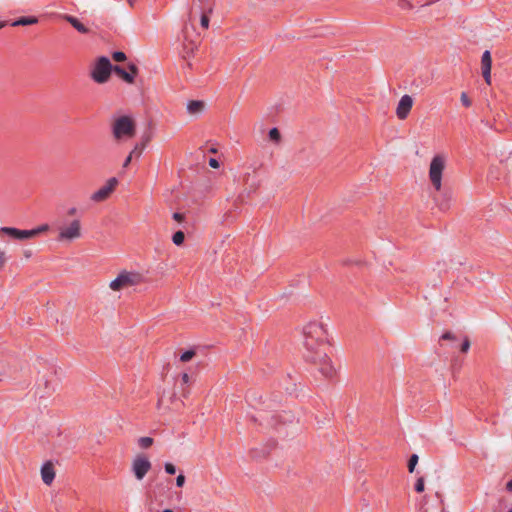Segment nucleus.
Instances as JSON below:
<instances>
[{
    "mask_svg": "<svg viewBox=\"0 0 512 512\" xmlns=\"http://www.w3.org/2000/svg\"><path fill=\"white\" fill-rule=\"evenodd\" d=\"M151 469V462L144 455H138L132 462V471L138 480H142Z\"/></svg>",
    "mask_w": 512,
    "mask_h": 512,
    "instance_id": "nucleus-9",
    "label": "nucleus"
},
{
    "mask_svg": "<svg viewBox=\"0 0 512 512\" xmlns=\"http://www.w3.org/2000/svg\"><path fill=\"white\" fill-rule=\"evenodd\" d=\"M491 67H492V58L490 51L486 50L482 54L481 57V70L482 76L485 79V82L490 85L491 84Z\"/></svg>",
    "mask_w": 512,
    "mask_h": 512,
    "instance_id": "nucleus-14",
    "label": "nucleus"
},
{
    "mask_svg": "<svg viewBox=\"0 0 512 512\" xmlns=\"http://www.w3.org/2000/svg\"><path fill=\"white\" fill-rule=\"evenodd\" d=\"M75 211H76L75 208H72V209L69 210V214L73 215L75 213Z\"/></svg>",
    "mask_w": 512,
    "mask_h": 512,
    "instance_id": "nucleus-41",
    "label": "nucleus"
},
{
    "mask_svg": "<svg viewBox=\"0 0 512 512\" xmlns=\"http://www.w3.org/2000/svg\"><path fill=\"white\" fill-rule=\"evenodd\" d=\"M469 348H470V341L467 337H465V339L461 345V351L463 353H466L469 350Z\"/></svg>",
    "mask_w": 512,
    "mask_h": 512,
    "instance_id": "nucleus-33",
    "label": "nucleus"
},
{
    "mask_svg": "<svg viewBox=\"0 0 512 512\" xmlns=\"http://www.w3.org/2000/svg\"><path fill=\"white\" fill-rule=\"evenodd\" d=\"M135 135V123L128 116H122L113 124V136L117 140L132 138Z\"/></svg>",
    "mask_w": 512,
    "mask_h": 512,
    "instance_id": "nucleus-4",
    "label": "nucleus"
},
{
    "mask_svg": "<svg viewBox=\"0 0 512 512\" xmlns=\"http://www.w3.org/2000/svg\"><path fill=\"white\" fill-rule=\"evenodd\" d=\"M65 20L69 22L78 32L80 33H88V28H86L76 17L65 15Z\"/></svg>",
    "mask_w": 512,
    "mask_h": 512,
    "instance_id": "nucleus-17",
    "label": "nucleus"
},
{
    "mask_svg": "<svg viewBox=\"0 0 512 512\" xmlns=\"http://www.w3.org/2000/svg\"><path fill=\"white\" fill-rule=\"evenodd\" d=\"M214 4V0H193L189 14V21L191 25L193 26L195 12H201V10L213 12Z\"/></svg>",
    "mask_w": 512,
    "mask_h": 512,
    "instance_id": "nucleus-10",
    "label": "nucleus"
},
{
    "mask_svg": "<svg viewBox=\"0 0 512 512\" xmlns=\"http://www.w3.org/2000/svg\"><path fill=\"white\" fill-rule=\"evenodd\" d=\"M425 489V483H424V478L423 477H420L417 479L416 481V484H415V490L418 492V493H422Z\"/></svg>",
    "mask_w": 512,
    "mask_h": 512,
    "instance_id": "nucleus-28",
    "label": "nucleus"
},
{
    "mask_svg": "<svg viewBox=\"0 0 512 512\" xmlns=\"http://www.w3.org/2000/svg\"><path fill=\"white\" fill-rule=\"evenodd\" d=\"M153 444V439L151 437H141L138 439V445L142 449H147Z\"/></svg>",
    "mask_w": 512,
    "mask_h": 512,
    "instance_id": "nucleus-21",
    "label": "nucleus"
},
{
    "mask_svg": "<svg viewBox=\"0 0 512 512\" xmlns=\"http://www.w3.org/2000/svg\"><path fill=\"white\" fill-rule=\"evenodd\" d=\"M185 484V476L183 474H180L176 478V485L178 487H182Z\"/></svg>",
    "mask_w": 512,
    "mask_h": 512,
    "instance_id": "nucleus-34",
    "label": "nucleus"
},
{
    "mask_svg": "<svg viewBox=\"0 0 512 512\" xmlns=\"http://www.w3.org/2000/svg\"><path fill=\"white\" fill-rule=\"evenodd\" d=\"M442 339L444 340H455L456 337L454 334H452L451 332H446L442 335Z\"/></svg>",
    "mask_w": 512,
    "mask_h": 512,
    "instance_id": "nucleus-35",
    "label": "nucleus"
},
{
    "mask_svg": "<svg viewBox=\"0 0 512 512\" xmlns=\"http://www.w3.org/2000/svg\"><path fill=\"white\" fill-rule=\"evenodd\" d=\"M41 477L45 484L50 485L55 478V471L52 463L48 462L41 469Z\"/></svg>",
    "mask_w": 512,
    "mask_h": 512,
    "instance_id": "nucleus-16",
    "label": "nucleus"
},
{
    "mask_svg": "<svg viewBox=\"0 0 512 512\" xmlns=\"http://www.w3.org/2000/svg\"><path fill=\"white\" fill-rule=\"evenodd\" d=\"M133 157H134V156H133V155H131V154H129V155L127 156V158L125 159V161H124V163H123V168H127V167L130 165V163H131V161H132V158H133Z\"/></svg>",
    "mask_w": 512,
    "mask_h": 512,
    "instance_id": "nucleus-37",
    "label": "nucleus"
},
{
    "mask_svg": "<svg viewBox=\"0 0 512 512\" xmlns=\"http://www.w3.org/2000/svg\"><path fill=\"white\" fill-rule=\"evenodd\" d=\"M508 512H512V509H511V510H509Z\"/></svg>",
    "mask_w": 512,
    "mask_h": 512,
    "instance_id": "nucleus-46",
    "label": "nucleus"
},
{
    "mask_svg": "<svg viewBox=\"0 0 512 512\" xmlns=\"http://www.w3.org/2000/svg\"><path fill=\"white\" fill-rule=\"evenodd\" d=\"M413 98L410 95H403L397 105L396 115L400 120H404L409 115L413 106Z\"/></svg>",
    "mask_w": 512,
    "mask_h": 512,
    "instance_id": "nucleus-11",
    "label": "nucleus"
},
{
    "mask_svg": "<svg viewBox=\"0 0 512 512\" xmlns=\"http://www.w3.org/2000/svg\"><path fill=\"white\" fill-rule=\"evenodd\" d=\"M173 219L177 222H182L184 220V215L176 212L173 214Z\"/></svg>",
    "mask_w": 512,
    "mask_h": 512,
    "instance_id": "nucleus-36",
    "label": "nucleus"
},
{
    "mask_svg": "<svg viewBox=\"0 0 512 512\" xmlns=\"http://www.w3.org/2000/svg\"><path fill=\"white\" fill-rule=\"evenodd\" d=\"M195 356V351L194 350H188L186 352H184L181 357H180V360L182 362H188L190 361L193 357Z\"/></svg>",
    "mask_w": 512,
    "mask_h": 512,
    "instance_id": "nucleus-27",
    "label": "nucleus"
},
{
    "mask_svg": "<svg viewBox=\"0 0 512 512\" xmlns=\"http://www.w3.org/2000/svg\"><path fill=\"white\" fill-rule=\"evenodd\" d=\"M81 236V222L78 219H74L67 225H62L58 228V235L56 240L61 243H69L81 238Z\"/></svg>",
    "mask_w": 512,
    "mask_h": 512,
    "instance_id": "nucleus-3",
    "label": "nucleus"
},
{
    "mask_svg": "<svg viewBox=\"0 0 512 512\" xmlns=\"http://www.w3.org/2000/svg\"><path fill=\"white\" fill-rule=\"evenodd\" d=\"M451 195L448 193H444L442 196V200L439 202L438 206L441 210H448L450 208Z\"/></svg>",
    "mask_w": 512,
    "mask_h": 512,
    "instance_id": "nucleus-20",
    "label": "nucleus"
},
{
    "mask_svg": "<svg viewBox=\"0 0 512 512\" xmlns=\"http://www.w3.org/2000/svg\"><path fill=\"white\" fill-rule=\"evenodd\" d=\"M128 68H129V71L130 72H126L122 67L120 66H115L113 68L114 72L121 78L123 79L125 82L129 83V84H132L134 83V79H135V76L138 74V68L135 64L133 63H130L128 65Z\"/></svg>",
    "mask_w": 512,
    "mask_h": 512,
    "instance_id": "nucleus-13",
    "label": "nucleus"
},
{
    "mask_svg": "<svg viewBox=\"0 0 512 512\" xmlns=\"http://www.w3.org/2000/svg\"><path fill=\"white\" fill-rule=\"evenodd\" d=\"M6 25V22H0V29Z\"/></svg>",
    "mask_w": 512,
    "mask_h": 512,
    "instance_id": "nucleus-43",
    "label": "nucleus"
},
{
    "mask_svg": "<svg viewBox=\"0 0 512 512\" xmlns=\"http://www.w3.org/2000/svg\"><path fill=\"white\" fill-rule=\"evenodd\" d=\"M118 185V180L115 177L109 178L105 185L99 188L91 195V200L94 202H103L110 197Z\"/></svg>",
    "mask_w": 512,
    "mask_h": 512,
    "instance_id": "nucleus-8",
    "label": "nucleus"
},
{
    "mask_svg": "<svg viewBox=\"0 0 512 512\" xmlns=\"http://www.w3.org/2000/svg\"><path fill=\"white\" fill-rule=\"evenodd\" d=\"M210 152H211V153H216V152H217V150H216L215 148H211V149H210Z\"/></svg>",
    "mask_w": 512,
    "mask_h": 512,
    "instance_id": "nucleus-44",
    "label": "nucleus"
},
{
    "mask_svg": "<svg viewBox=\"0 0 512 512\" xmlns=\"http://www.w3.org/2000/svg\"><path fill=\"white\" fill-rule=\"evenodd\" d=\"M446 166L444 155H436L432 158L429 166V179L433 187L439 191L442 187V174Z\"/></svg>",
    "mask_w": 512,
    "mask_h": 512,
    "instance_id": "nucleus-5",
    "label": "nucleus"
},
{
    "mask_svg": "<svg viewBox=\"0 0 512 512\" xmlns=\"http://www.w3.org/2000/svg\"><path fill=\"white\" fill-rule=\"evenodd\" d=\"M184 239H185V235L182 231H177L176 233H174V235L172 237L173 243L177 246H180L181 244H183Z\"/></svg>",
    "mask_w": 512,
    "mask_h": 512,
    "instance_id": "nucleus-23",
    "label": "nucleus"
},
{
    "mask_svg": "<svg viewBox=\"0 0 512 512\" xmlns=\"http://www.w3.org/2000/svg\"><path fill=\"white\" fill-rule=\"evenodd\" d=\"M460 100L465 107H470L472 104L471 100L465 92L461 93Z\"/></svg>",
    "mask_w": 512,
    "mask_h": 512,
    "instance_id": "nucleus-30",
    "label": "nucleus"
},
{
    "mask_svg": "<svg viewBox=\"0 0 512 512\" xmlns=\"http://www.w3.org/2000/svg\"><path fill=\"white\" fill-rule=\"evenodd\" d=\"M181 50L180 53L184 59L191 57L198 49L199 40L193 39L190 35L188 26L186 25L182 30Z\"/></svg>",
    "mask_w": 512,
    "mask_h": 512,
    "instance_id": "nucleus-7",
    "label": "nucleus"
},
{
    "mask_svg": "<svg viewBox=\"0 0 512 512\" xmlns=\"http://www.w3.org/2000/svg\"><path fill=\"white\" fill-rule=\"evenodd\" d=\"M209 165L212 167V168H218L219 167V162L217 161V159L215 158H211L209 160Z\"/></svg>",
    "mask_w": 512,
    "mask_h": 512,
    "instance_id": "nucleus-38",
    "label": "nucleus"
},
{
    "mask_svg": "<svg viewBox=\"0 0 512 512\" xmlns=\"http://www.w3.org/2000/svg\"><path fill=\"white\" fill-rule=\"evenodd\" d=\"M212 12H206L204 10H201V12H195L194 14V19L199 16L200 17V25L202 28L204 29H208L209 27V15L211 14Z\"/></svg>",
    "mask_w": 512,
    "mask_h": 512,
    "instance_id": "nucleus-18",
    "label": "nucleus"
},
{
    "mask_svg": "<svg viewBox=\"0 0 512 512\" xmlns=\"http://www.w3.org/2000/svg\"><path fill=\"white\" fill-rule=\"evenodd\" d=\"M189 379H190V377H189V375H188L187 373H184V374L182 375V381H183V383H188V382H189Z\"/></svg>",
    "mask_w": 512,
    "mask_h": 512,
    "instance_id": "nucleus-39",
    "label": "nucleus"
},
{
    "mask_svg": "<svg viewBox=\"0 0 512 512\" xmlns=\"http://www.w3.org/2000/svg\"><path fill=\"white\" fill-rule=\"evenodd\" d=\"M327 347L325 325L318 321L307 323L303 327V357L315 365L325 378H332L336 375V368L326 353Z\"/></svg>",
    "mask_w": 512,
    "mask_h": 512,
    "instance_id": "nucleus-1",
    "label": "nucleus"
},
{
    "mask_svg": "<svg viewBox=\"0 0 512 512\" xmlns=\"http://www.w3.org/2000/svg\"><path fill=\"white\" fill-rule=\"evenodd\" d=\"M144 277L137 271H121L117 277L109 283L112 291H121L143 283Z\"/></svg>",
    "mask_w": 512,
    "mask_h": 512,
    "instance_id": "nucleus-2",
    "label": "nucleus"
},
{
    "mask_svg": "<svg viewBox=\"0 0 512 512\" xmlns=\"http://www.w3.org/2000/svg\"><path fill=\"white\" fill-rule=\"evenodd\" d=\"M145 148V143L143 144H136L134 146V148L132 149V151L130 152L131 155L135 156V157H140L143 150Z\"/></svg>",
    "mask_w": 512,
    "mask_h": 512,
    "instance_id": "nucleus-25",
    "label": "nucleus"
},
{
    "mask_svg": "<svg viewBox=\"0 0 512 512\" xmlns=\"http://www.w3.org/2000/svg\"><path fill=\"white\" fill-rule=\"evenodd\" d=\"M506 488L508 491L512 492V479L507 483Z\"/></svg>",
    "mask_w": 512,
    "mask_h": 512,
    "instance_id": "nucleus-40",
    "label": "nucleus"
},
{
    "mask_svg": "<svg viewBox=\"0 0 512 512\" xmlns=\"http://www.w3.org/2000/svg\"><path fill=\"white\" fill-rule=\"evenodd\" d=\"M7 261L6 253L0 248V270L4 267Z\"/></svg>",
    "mask_w": 512,
    "mask_h": 512,
    "instance_id": "nucleus-31",
    "label": "nucleus"
},
{
    "mask_svg": "<svg viewBox=\"0 0 512 512\" xmlns=\"http://www.w3.org/2000/svg\"><path fill=\"white\" fill-rule=\"evenodd\" d=\"M205 108L206 103L202 100H191L187 103V112L193 116L203 113Z\"/></svg>",
    "mask_w": 512,
    "mask_h": 512,
    "instance_id": "nucleus-15",
    "label": "nucleus"
},
{
    "mask_svg": "<svg viewBox=\"0 0 512 512\" xmlns=\"http://www.w3.org/2000/svg\"><path fill=\"white\" fill-rule=\"evenodd\" d=\"M269 138L271 141H274L276 143L280 142L281 140V134L277 128H272L269 131Z\"/></svg>",
    "mask_w": 512,
    "mask_h": 512,
    "instance_id": "nucleus-24",
    "label": "nucleus"
},
{
    "mask_svg": "<svg viewBox=\"0 0 512 512\" xmlns=\"http://www.w3.org/2000/svg\"><path fill=\"white\" fill-rule=\"evenodd\" d=\"M1 233L6 234L11 238L20 241L32 239L33 235V233H31V230H20L14 227H1L0 234Z\"/></svg>",
    "mask_w": 512,
    "mask_h": 512,
    "instance_id": "nucleus-12",
    "label": "nucleus"
},
{
    "mask_svg": "<svg viewBox=\"0 0 512 512\" xmlns=\"http://www.w3.org/2000/svg\"><path fill=\"white\" fill-rule=\"evenodd\" d=\"M130 1V4H132V0H129Z\"/></svg>",
    "mask_w": 512,
    "mask_h": 512,
    "instance_id": "nucleus-45",
    "label": "nucleus"
},
{
    "mask_svg": "<svg viewBox=\"0 0 512 512\" xmlns=\"http://www.w3.org/2000/svg\"><path fill=\"white\" fill-rule=\"evenodd\" d=\"M112 58L116 61V62H122V61H125L126 60V55L125 53L121 52V51H116L112 54Z\"/></svg>",
    "mask_w": 512,
    "mask_h": 512,
    "instance_id": "nucleus-29",
    "label": "nucleus"
},
{
    "mask_svg": "<svg viewBox=\"0 0 512 512\" xmlns=\"http://www.w3.org/2000/svg\"><path fill=\"white\" fill-rule=\"evenodd\" d=\"M165 471H166V473L171 474V475L175 474L176 467L172 463H166L165 464Z\"/></svg>",
    "mask_w": 512,
    "mask_h": 512,
    "instance_id": "nucleus-32",
    "label": "nucleus"
},
{
    "mask_svg": "<svg viewBox=\"0 0 512 512\" xmlns=\"http://www.w3.org/2000/svg\"><path fill=\"white\" fill-rule=\"evenodd\" d=\"M48 230H49L48 224H43L35 229H31V233H33L32 238H35V237L39 236L40 234L47 232Z\"/></svg>",
    "mask_w": 512,
    "mask_h": 512,
    "instance_id": "nucleus-22",
    "label": "nucleus"
},
{
    "mask_svg": "<svg viewBox=\"0 0 512 512\" xmlns=\"http://www.w3.org/2000/svg\"><path fill=\"white\" fill-rule=\"evenodd\" d=\"M418 459H419V458H418V456H417L416 454H413V455L410 457V459H409V461H408V470H409V472H410V473H412V472L414 471L415 466H416V465H417V463H418Z\"/></svg>",
    "mask_w": 512,
    "mask_h": 512,
    "instance_id": "nucleus-26",
    "label": "nucleus"
},
{
    "mask_svg": "<svg viewBox=\"0 0 512 512\" xmlns=\"http://www.w3.org/2000/svg\"><path fill=\"white\" fill-rule=\"evenodd\" d=\"M38 22V19L36 17H21L18 20L14 21L12 23V26H26V25H33Z\"/></svg>",
    "mask_w": 512,
    "mask_h": 512,
    "instance_id": "nucleus-19",
    "label": "nucleus"
},
{
    "mask_svg": "<svg viewBox=\"0 0 512 512\" xmlns=\"http://www.w3.org/2000/svg\"><path fill=\"white\" fill-rule=\"evenodd\" d=\"M112 69L110 60L107 57H100L96 61L90 76L96 83L103 84L109 80Z\"/></svg>",
    "mask_w": 512,
    "mask_h": 512,
    "instance_id": "nucleus-6",
    "label": "nucleus"
},
{
    "mask_svg": "<svg viewBox=\"0 0 512 512\" xmlns=\"http://www.w3.org/2000/svg\"><path fill=\"white\" fill-rule=\"evenodd\" d=\"M162 512H174L172 509H164Z\"/></svg>",
    "mask_w": 512,
    "mask_h": 512,
    "instance_id": "nucleus-42",
    "label": "nucleus"
}]
</instances>
